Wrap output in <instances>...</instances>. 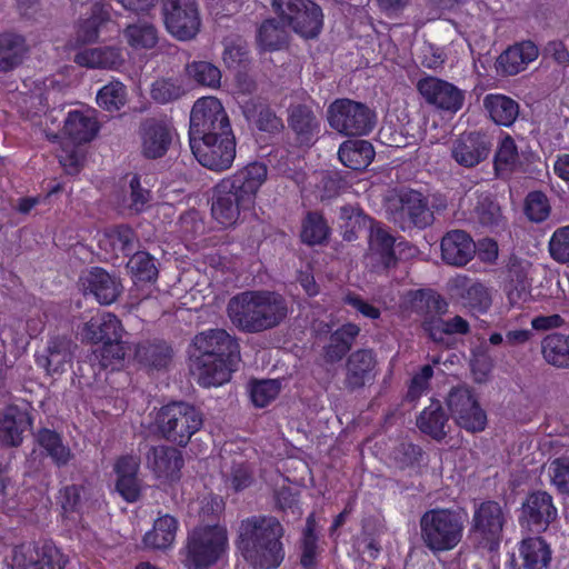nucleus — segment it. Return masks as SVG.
<instances>
[{"instance_id":"4c0bfd02","label":"nucleus","mask_w":569,"mask_h":569,"mask_svg":"<svg viewBox=\"0 0 569 569\" xmlns=\"http://www.w3.org/2000/svg\"><path fill=\"white\" fill-rule=\"evenodd\" d=\"M110 10L109 3H93L89 17L80 20L77 26V42L86 44L97 41L101 30L112 22Z\"/></svg>"},{"instance_id":"473e14b6","label":"nucleus","mask_w":569,"mask_h":569,"mask_svg":"<svg viewBox=\"0 0 569 569\" xmlns=\"http://www.w3.org/2000/svg\"><path fill=\"white\" fill-rule=\"evenodd\" d=\"M138 238L128 224H117L106 229L99 239V248L111 258L130 257L136 252Z\"/></svg>"},{"instance_id":"052dcab7","label":"nucleus","mask_w":569,"mask_h":569,"mask_svg":"<svg viewBox=\"0 0 569 569\" xmlns=\"http://www.w3.org/2000/svg\"><path fill=\"white\" fill-rule=\"evenodd\" d=\"M523 210L530 221L542 222L548 219L551 207L546 193L535 190L527 194Z\"/></svg>"},{"instance_id":"f03ea898","label":"nucleus","mask_w":569,"mask_h":569,"mask_svg":"<svg viewBox=\"0 0 569 569\" xmlns=\"http://www.w3.org/2000/svg\"><path fill=\"white\" fill-rule=\"evenodd\" d=\"M283 536L278 518L253 515L240 521L236 547L252 569H277L286 557Z\"/></svg>"},{"instance_id":"f257e3e1","label":"nucleus","mask_w":569,"mask_h":569,"mask_svg":"<svg viewBox=\"0 0 569 569\" xmlns=\"http://www.w3.org/2000/svg\"><path fill=\"white\" fill-rule=\"evenodd\" d=\"M267 177L268 167L252 161L221 179L212 191V218L223 228L236 226L242 214L254 208L257 194Z\"/></svg>"},{"instance_id":"20e7f679","label":"nucleus","mask_w":569,"mask_h":569,"mask_svg":"<svg viewBox=\"0 0 569 569\" xmlns=\"http://www.w3.org/2000/svg\"><path fill=\"white\" fill-rule=\"evenodd\" d=\"M231 322L242 332L258 333L279 326L287 317L284 298L269 290H247L233 296L227 306Z\"/></svg>"},{"instance_id":"0e129e2a","label":"nucleus","mask_w":569,"mask_h":569,"mask_svg":"<svg viewBox=\"0 0 569 569\" xmlns=\"http://www.w3.org/2000/svg\"><path fill=\"white\" fill-rule=\"evenodd\" d=\"M549 252L557 262L569 263V224L553 231L549 240Z\"/></svg>"},{"instance_id":"e433bc0d","label":"nucleus","mask_w":569,"mask_h":569,"mask_svg":"<svg viewBox=\"0 0 569 569\" xmlns=\"http://www.w3.org/2000/svg\"><path fill=\"white\" fill-rule=\"evenodd\" d=\"M34 442L58 468L66 467L73 458L70 447L63 442L62 436L56 430L47 427L39 428L34 433Z\"/></svg>"},{"instance_id":"f704fd0d","label":"nucleus","mask_w":569,"mask_h":569,"mask_svg":"<svg viewBox=\"0 0 569 569\" xmlns=\"http://www.w3.org/2000/svg\"><path fill=\"white\" fill-rule=\"evenodd\" d=\"M100 130L93 110H71L63 123V133L74 143L92 141Z\"/></svg>"},{"instance_id":"4be33fe9","label":"nucleus","mask_w":569,"mask_h":569,"mask_svg":"<svg viewBox=\"0 0 569 569\" xmlns=\"http://www.w3.org/2000/svg\"><path fill=\"white\" fill-rule=\"evenodd\" d=\"M552 560V550L540 536L521 539L515 552L509 555L506 569H546Z\"/></svg>"},{"instance_id":"2f4dec72","label":"nucleus","mask_w":569,"mask_h":569,"mask_svg":"<svg viewBox=\"0 0 569 569\" xmlns=\"http://www.w3.org/2000/svg\"><path fill=\"white\" fill-rule=\"evenodd\" d=\"M133 358L137 363L147 370H163L169 367L173 358V349L162 339H147L134 347Z\"/></svg>"},{"instance_id":"393cba45","label":"nucleus","mask_w":569,"mask_h":569,"mask_svg":"<svg viewBox=\"0 0 569 569\" xmlns=\"http://www.w3.org/2000/svg\"><path fill=\"white\" fill-rule=\"evenodd\" d=\"M79 283L84 295H92L101 305H111L121 293V282L101 267H91L84 271Z\"/></svg>"},{"instance_id":"5fc2aeb1","label":"nucleus","mask_w":569,"mask_h":569,"mask_svg":"<svg viewBox=\"0 0 569 569\" xmlns=\"http://www.w3.org/2000/svg\"><path fill=\"white\" fill-rule=\"evenodd\" d=\"M518 162V149L515 140L507 134L499 143L493 159L497 176L510 173Z\"/></svg>"},{"instance_id":"bb28decb","label":"nucleus","mask_w":569,"mask_h":569,"mask_svg":"<svg viewBox=\"0 0 569 569\" xmlns=\"http://www.w3.org/2000/svg\"><path fill=\"white\" fill-rule=\"evenodd\" d=\"M491 150V142L486 133L479 131L463 132L455 140L451 156L466 168H472L486 160Z\"/></svg>"},{"instance_id":"de8ad7c7","label":"nucleus","mask_w":569,"mask_h":569,"mask_svg":"<svg viewBox=\"0 0 569 569\" xmlns=\"http://www.w3.org/2000/svg\"><path fill=\"white\" fill-rule=\"evenodd\" d=\"M186 93L183 82L177 77H161L154 80L150 88V97L158 104L172 103Z\"/></svg>"},{"instance_id":"c85d7f7f","label":"nucleus","mask_w":569,"mask_h":569,"mask_svg":"<svg viewBox=\"0 0 569 569\" xmlns=\"http://www.w3.org/2000/svg\"><path fill=\"white\" fill-rule=\"evenodd\" d=\"M440 249L441 258L447 264L463 267L472 260L476 243L468 232L457 229L445 233Z\"/></svg>"},{"instance_id":"603ef678","label":"nucleus","mask_w":569,"mask_h":569,"mask_svg":"<svg viewBox=\"0 0 569 569\" xmlns=\"http://www.w3.org/2000/svg\"><path fill=\"white\" fill-rule=\"evenodd\" d=\"M128 44L138 49H151L158 42V31L151 23H133L123 30Z\"/></svg>"},{"instance_id":"0eeeda50","label":"nucleus","mask_w":569,"mask_h":569,"mask_svg":"<svg viewBox=\"0 0 569 569\" xmlns=\"http://www.w3.org/2000/svg\"><path fill=\"white\" fill-rule=\"evenodd\" d=\"M202 425L201 412L194 406L183 401L162 406L153 421L154 429L161 438L182 448L189 443Z\"/></svg>"},{"instance_id":"49530a36","label":"nucleus","mask_w":569,"mask_h":569,"mask_svg":"<svg viewBox=\"0 0 569 569\" xmlns=\"http://www.w3.org/2000/svg\"><path fill=\"white\" fill-rule=\"evenodd\" d=\"M408 302L418 315L446 312L448 303L437 291L432 289H417L408 292Z\"/></svg>"},{"instance_id":"f3484780","label":"nucleus","mask_w":569,"mask_h":569,"mask_svg":"<svg viewBox=\"0 0 569 569\" xmlns=\"http://www.w3.org/2000/svg\"><path fill=\"white\" fill-rule=\"evenodd\" d=\"M558 517V509L550 493L543 490L528 492L519 509L518 521L528 531L545 532Z\"/></svg>"},{"instance_id":"9b49d317","label":"nucleus","mask_w":569,"mask_h":569,"mask_svg":"<svg viewBox=\"0 0 569 569\" xmlns=\"http://www.w3.org/2000/svg\"><path fill=\"white\" fill-rule=\"evenodd\" d=\"M189 141L234 136L229 117L216 97L198 99L190 113Z\"/></svg>"},{"instance_id":"864d4df0","label":"nucleus","mask_w":569,"mask_h":569,"mask_svg":"<svg viewBox=\"0 0 569 569\" xmlns=\"http://www.w3.org/2000/svg\"><path fill=\"white\" fill-rule=\"evenodd\" d=\"M97 104L109 112H117L127 102V87L120 81H111L97 93Z\"/></svg>"},{"instance_id":"b1692460","label":"nucleus","mask_w":569,"mask_h":569,"mask_svg":"<svg viewBox=\"0 0 569 569\" xmlns=\"http://www.w3.org/2000/svg\"><path fill=\"white\" fill-rule=\"evenodd\" d=\"M287 120L297 147L310 148L318 141L321 120L311 107L303 103L291 106Z\"/></svg>"},{"instance_id":"6e6d98bb","label":"nucleus","mask_w":569,"mask_h":569,"mask_svg":"<svg viewBox=\"0 0 569 569\" xmlns=\"http://www.w3.org/2000/svg\"><path fill=\"white\" fill-rule=\"evenodd\" d=\"M187 74L198 84L219 88L221 82L220 69L208 61H192L186 66Z\"/></svg>"},{"instance_id":"c03bdc74","label":"nucleus","mask_w":569,"mask_h":569,"mask_svg":"<svg viewBox=\"0 0 569 569\" xmlns=\"http://www.w3.org/2000/svg\"><path fill=\"white\" fill-rule=\"evenodd\" d=\"M178 530V520L170 515L154 520L152 530L143 536V543L152 549H167L172 546Z\"/></svg>"},{"instance_id":"2eb2a0df","label":"nucleus","mask_w":569,"mask_h":569,"mask_svg":"<svg viewBox=\"0 0 569 569\" xmlns=\"http://www.w3.org/2000/svg\"><path fill=\"white\" fill-rule=\"evenodd\" d=\"M162 13L168 32L178 40H191L200 31L201 19L196 0H164Z\"/></svg>"},{"instance_id":"a878e982","label":"nucleus","mask_w":569,"mask_h":569,"mask_svg":"<svg viewBox=\"0 0 569 569\" xmlns=\"http://www.w3.org/2000/svg\"><path fill=\"white\" fill-rule=\"evenodd\" d=\"M146 463L158 479L177 481L184 465L182 452L168 445L151 446L146 452Z\"/></svg>"},{"instance_id":"69168bd1","label":"nucleus","mask_w":569,"mask_h":569,"mask_svg":"<svg viewBox=\"0 0 569 569\" xmlns=\"http://www.w3.org/2000/svg\"><path fill=\"white\" fill-rule=\"evenodd\" d=\"M521 51H518L516 44L506 49L497 59L498 68L503 74L515 76L522 71L526 60L521 58Z\"/></svg>"},{"instance_id":"dca6fc26","label":"nucleus","mask_w":569,"mask_h":569,"mask_svg":"<svg viewBox=\"0 0 569 569\" xmlns=\"http://www.w3.org/2000/svg\"><path fill=\"white\" fill-rule=\"evenodd\" d=\"M189 144L197 161L214 172L230 169L236 159V136L208 137L199 141H189Z\"/></svg>"},{"instance_id":"a19ab883","label":"nucleus","mask_w":569,"mask_h":569,"mask_svg":"<svg viewBox=\"0 0 569 569\" xmlns=\"http://www.w3.org/2000/svg\"><path fill=\"white\" fill-rule=\"evenodd\" d=\"M74 62L90 69H118L123 63V57L119 48L101 47L77 52Z\"/></svg>"},{"instance_id":"a18cd8bd","label":"nucleus","mask_w":569,"mask_h":569,"mask_svg":"<svg viewBox=\"0 0 569 569\" xmlns=\"http://www.w3.org/2000/svg\"><path fill=\"white\" fill-rule=\"evenodd\" d=\"M330 227L319 211H308L301 222L300 239L308 246L323 244L330 236Z\"/></svg>"},{"instance_id":"c756f323","label":"nucleus","mask_w":569,"mask_h":569,"mask_svg":"<svg viewBox=\"0 0 569 569\" xmlns=\"http://www.w3.org/2000/svg\"><path fill=\"white\" fill-rule=\"evenodd\" d=\"M71 341L61 336L51 337L43 353H36L34 361L50 376L62 373L72 362Z\"/></svg>"},{"instance_id":"bf43d9fd","label":"nucleus","mask_w":569,"mask_h":569,"mask_svg":"<svg viewBox=\"0 0 569 569\" xmlns=\"http://www.w3.org/2000/svg\"><path fill=\"white\" fill-rule=\"evenodd\" d=\"M281 389L278 380H252L250 382V399L258 408L267 407L272 400L277 398Z\"/></svg>"},{"instance_id":"37998d69","label":"nucleus","mask_w":569,"mask_h":569,"mask_svg":"<svg viewBox=\"0 0 569 569\" xmlns=\"http://www.w3.org/2000/svg\"><path fill=\"white\" fill-rule=\"evenodd\" d=\"M22 36L4 32L0 34V73L9 72L22 63L26 53Z\"/></svg>"},{"instance_id":"ddd939ff","label":"nucleus","mask_w":569,"mask_h":569,"mask_svg":"<svg viewBox=\"0 0 569 569\" xmlns=\"http://www.w3.org/2000/svg\"><path fill=\"white\" fill-rule=\"evenodd\" d=\"M446 405L459 428L469 433L482 432L486 429L487 412L472 388L465 385L452 387L446 397Z\"/></svg>"},{"instance_id":"9d476101","label":"nucleus","mask_w":569,"mask_h":569,"mask_svg":"<svg viewBox=\"0 0 569 569\" xmlns=\"http://www.w3.org/2000/svg\"><path fill=\"white\" fill-rule=\"evenodd\" d=\"M388 218L402 231L426 229L435 220L426 196L413 189H400L387 203Z\"/></svg>"},{"instance_id":"680f3d73","label":"nucleus","mask_w":569,"mask_h":569,"mask_svg":"<svg viewBox=\"0 0 569 569\" xmlns=\"http://www.w3.org/2000/svg\"><path fill=\"white\" fill-rule=\"evenodd\" d=\"M300 493L293 491L289 487H282L274 492V502L277 510L283 513H290L295 519L302 516V508L300 505Z\"/></svg>"},{"instance_id":"13d9d810","label":"nucleus","mask_w":569,"mask_h":569,"mask_svg":"<svg viewBox=\"0 0 569 569\" xmlns=\"http://www.w3.org/2000/svg\"><path fill=\"white\" fill-rule=\"evenodd\" d=\"M463 305L472 312L486 313L491 307V296L486 286L473 282L461 295Z\"/></svg>"},{"instance_id":"e2e57ef3","label":"nucleus","mask_w":569,"mask_h":569,"mask_svg":"<svg viewBox=\"0 0 569 569\" xmlns=\"http://www.w3.org/2000/svg\"><path fill=\"white\" fill-rule=\"evenodd\" d=\"M395 458L401 469L418 468L423 461L425 451L419 445L401 442L395 451Z\"/></svg>"},{"instance_id":"6e6552de","label":"nucleus","mask_w":569,"mask_h":569,"mask_svg":"<svg viewBox=\"0 0 569 569\" xmlns=\"http://www.w3.org/2000/svg\"><path fill=\"white\" fill-rule=\"evenodd\" d=\"M228 546L226 527L219 525L196 527L187 538L184 566L188 569H208L221 559Z\"/></svg>"},{"instance_id":"423d86ee","label":"nucleus","mask_w":569,"mask_h":569,"mask_svg":"<svg viewBox=\"0 0 569 569\" xmlns=\"http://www.w3.org/2000/svg\"><path fill=\"white\" fill-rule=\"evenodd\" d=\"M339 218L345 221L343 238L348 241L358 238V230L370 228L369 246L371 253L378 257L383 268L389 269L397 264L395 252L396 238L380 222L367 216L360 208L346 204L340 208Z\"/></svg>"},{"instance_id":"4468645a","label":"nucleus","mask_w":569,"mask_h":569,"mask_svg":"<svg viewBox=\"0 0 569 569\" xmlns=\"http://www.w3.org/2000/svg\"><path fill=\"white\" fill-rule=\"evenodd\" d=\"M272 6L280 19L306 39L319 36L323 27L320 6L311 0H273Z\"/></svg>"},{"instance_id":"a211bd4d","label":"nucleus","mask_w":569,"mask_h":569,"mask_svg":"<svg viewBox=\"0 0 569 569\" xmlns=\"http://www.w3.org/2000/svg\"><path fill=\"white\" fill-rule=\"evenodd\" d=\"M176 129L167 118L149 117L140 122L138 136L143 158L156 160L169 151Z\"/></svg>"},{"instance_id":"f8f14e48","label":"nucleus","mask_w":569,"mask_h":569,"mask_svg":"<svg viewBox=\"0 0 569 569\" xmlns=\"http://www.w3.org/2000/svg\"><path fill=\"white\" fill-rule=\"evenodd\" d=\"M68 562V555L52 539H39L13 547L10 569H66Z\"/></svg>"},{"instance_id":"1a4fd4ad","label":"nucleus","mask_w":569,"mask_h":569,"mask_svg":"<svg viewBox=\"0 0 569 569\" xmlns=\"http://www.w3.org/2000/svg\"><path fill=\"white\" fill-rule=\"evenodd\" d=\"M327 112L329 126L347 137L368 136L377 123V113L373 109L349 98L336 99Z\"/></svg>"},{"instance_id":"09e8293b","label":"nucleus","mask_w":569,"mask_h":569,"mask_svg":"<svg viewBox=\"0 0 569 569\" xmlns=\"http://www.w3.org/2000/svg\"><path fill=\"white\" fill-rule=\"evenodd\" d=\"M543 360L558 369H569V359L562 345V332L555 331L546 335L540 342Z\"/></svg>"},{"instance_id":"72a5a7b5","label":"nucleus","mask_w":569,"mask_h":569,"mask_svg":"<svg viewBox=\"0 0 569 569\" xmlns=\"http://www.w3.org/2000/svg\"><path fill=\"white\" fill-rule=\"evenodd\" d=\"M359 335L360 327L353 322H346L333 330L329 336L328 343L322 347L325 361L335 365L348 357Z\"/></svg>"},{"instance_id":"aec40b11","label":"nucleus","mask_w":569,"mask_h":569,"mask_svg":"<svg viewBox=\"0 0 569 569\" xmlns=\"http://www.w3.org/2000/svg\"><path fill=\"white\" fill-rule=\"evenodd\" d=\"M505 523L506 515L500 502L485 500L475 507L471 530L490 548L499 545Z\"/></svg>"},{"instance_id":"58836bf2","label":"nucleus","mask_w":569,"mask_h":569,"mask_svg":"<svg viewBox=\"0 0 569 569\" xmlns=\"http://www.w3.org/2000/svg\"><path fill=\"white\" fill-rule=\"evenodd\" d=\"M242 111L246 119L259 131L277 134L284 128L282 119L268 103L251 99L244 103Z\"/></svg>"},{"instance_id":"c9c22d12","label":"nucleus","mask_w":569,"mask_h":569,"mask_svg":"<svg viewBox=\"0 0 569 569\" xmlns=\"http://www.w3.org/2000/svg\"><path fill=\"white\" fill-rule=\"evenodd\" d=\"M449 415L440 400L431 398L429 406L417 416L416 426L421 433L440 442L448 436Z\"/></svg>"},{"instance_id":"6ab92c4d","label":"nucleus","mask_w":569,"mask_h":569,"mask_svg":"<svg viewBox=\"0 0 569 569\" xmlns=\"http://www.w3.org/2000/svg\"><path fill=\"white\" fill-rule=\"evenodd\" d=\"M30 403H9L0 411V445L18 448L23 443L24 432L33 426Z\"/></svg>"},{"instance_id":"cd10ccee","label":"nucleus","mask_w":569,"mask_h":569,"mask_svg":"<svg viewBox=\"0 0 569 569\" xmlns=\"http://www.w3.org/2000/svg\"><path fill=\"white\" fill-rule=\"evenodd\" d=\"M100 346L89 352L83 360L79 361L81 376H86L84 367L88 366L92 376L110 369L116 370L122 366L126 356V348L122 338L99 343Z\"/></svg>"},{"instance_id":"79ce46f5","label":"nucleus","mask_w":569,"mask_h":569,"mask_svg":"<svg viewBox=\"0 0 569 569\" xmlns=\"http://www.w3.org/2000/svg\"><path fill=\"white\" fill-rule=\"evenodd\" d=\"M338 157L345 167L352 170H363L375 159L373 146L366 140H349L341 143Z\"/></svg>"},{"instance_id":"5701e85b","label":"nucleus","mask_w":569,"mask_h":569,"mask_svg":"<svg viewBox=\"0 0 569 569\" xmlns=\"http://www.w3.org/2000/svg\"><path fill=\"white\" fill-rule=\"evenodd\" d=\"M378 360L375 351L360 348L350 352L345 363V387L356 391L372 385L377 376Z\"/></svg>"},{"instance_id":"3c124183","label":"nucleus","mask_w":569,"mask_h":569,"mask_svg":"<svg viewBox=\"0 0 569 569\" xmlns=\"http://www.w3.org/2000/svg\"><path fill=\"white\" fill-rule=\"evenodd\" d=\"M127 268L136 281L151 282L158 277L154 258L147 251L133 252L127 262Z\"/></svg>"},{"instance_id":"412c9836","label":"nucleus","mask_w":569,"mask_h":569,"mask_svg":"<svg viewBox=\"0 0 569 569\" xmlns=\"http://www.w3.org/2000/svg\"><path fill=\"white\" fill-rule=\"evenodd\" d=\"M417 89L428 104L450 113L458 112L465 102V92L461 89L437 77L420 79Z\"/></svg>"},{"instance_id":"39448f33","label":"nucleus","mask_w":569,"mask_h":569,"mask_svg":"<svg viewBox=\"0 0 569 569\" xmlns=\"http://www.w3.org/2000/svg\"><path fill=\"white\" fill-rule=\"evenodd\" d=\"M420 535L433 555L453 550L463 537L462 515L452 508H432L420 517Z\"/></svg>"},{"instance_id":"7c9ffc66","label":"nucleus","mask_w":569,"mask_h":569,"mask_svg":"<svg viewBox=\"0 0 569 569\" xmlns=\"http://www.w3.org/2000/svg\"><path fill=\"white\" fill-rule=\"evenodd\" d=\"M124 332L120 319L110 312L92 317L80 330L81 340L92 345L122 338Z\"/></svg>"},{"instance_id":"8fccbe9b","label":"nucleus","mask_w":569,"mask_h":569,"mask_svg":"<svg viewBox=\"0 0 569 569\" xmlns=\"http://www.w3.org/2000/svg\"><path fill=\"white\" fill-rule=\"evenodd\" d=\"M506 295L511 307L521 308L531 297V283L522 269L510 270Z\"/></svg>"},{"instance_id":"7ed1b4c3","label":"nucleus","mask_w":569,"mask_h":569,"mask_svg":"<svg viewBox=\"0 0 569 569\" xmlns=\"http://www.w3.org/2000/svg\"><path fill=\"white\" fill-rule=\"evenodd\" d=\"M192 367L200 386L212 387L228 382L238 369L240 346L224 329H209L193 340Z\"/></svg>"},{"instance_id":"4d7b16f0","label":"nucleus","mask_w":569,"mask_h":569,"mask_svg":"<svg viewBox=\"0 0 569 569\" xmlns=\"http://www.w3.org/2000/svg\"><path fill=\"white\" fill-rule=\"evenodd\" d=\"M286 34L274 19L264 20L258 29L257 42L264 51H274L281 48Z\"/></svg>"},{"instance_id":"338daca9","label":"nucleus","mask_w":569,"mask_h":569,"mask_svg":"<svg viewBox=\"0 0 569 569\" xmlns=\"http://www.w3.org/2000/svg\"><path fill=\"white\" fill-rule=\"evenodd\" d=\"M432 377L433 367L431 365L422 366L410 380L407 391V399L410 401L419 399L428 390Z\"/></svg>"},{"instance_id":"ea45409f","label":"nucleus","mask_w":569,"mask_h":569,"mask_svg":"<svg viewBox=\"0 0 569 569\" xmlns=\"http://www.w3.org/2000/svg\"><path fill=\"white\" fill-rule=\"evenodd\" d=\"M483 108L489 118L501 127H510L519 116V103L502 93H489L483 98Z\"/></svg>"},{"instance_id":"774afa93","label":"nucleus","mask_w":569,"mask_h":569,"mask_svg":"<svg viewBox=\"0 0 569 569\" xmlns=\"http://www.w3.org/2000/svg\"><path fill=\"white\" fill-rule=\"evenodd\" d=\"M551 483L560 493L569 495V459L557 458L549 466Z\"/></svg>"}]
</instances>
